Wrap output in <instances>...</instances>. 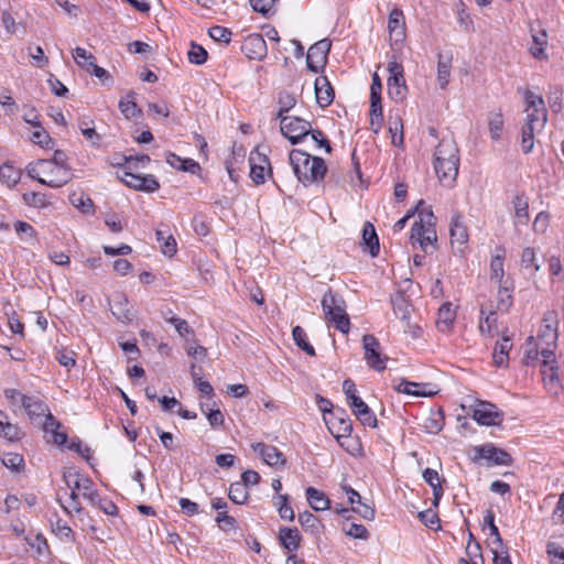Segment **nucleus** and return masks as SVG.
<instances>
[{"label":"nucleus","mask_w":564,"mask_h":564,"mask_svg":"<svg viewBox=\"0 0 564 564\" xmlns=\"http://www.w3.org/2000/svg\"><path fill=\"white\" fill-rule=\"evenodd\" d=\"M524 100L527 117L521 129V149L528 154L534 148V135L540 133L546 124L547 111L543 98L531 90L525 91Z\"/></svg>","instance_id":"obj_1"},{"label":"nucleus","mask_w":564,"mask_h":564,"mask_svg":"<svg viewBox=\"0 0 564 564\" xmlns=\"http://www.w3.org/2000/svg\"><path fill=\"white\" fill-rule=\"evenodd\" d=\"M434 170L444 186H452L458 175L459 150L452 138L440 141L434 152Z\"/></svg>","instance_id":"obj_2"},{"label":"nucleus","mask_w":564,"mask_h":564,"mask_svg":"<svg viewBox=\"0 0 564 564\" xmlns=\"http://www.w3.org/2000/svg\"><path fill=\"white\" fill-rule=\"evenodd\" d=\"M290 164L299 182L304 185L322 181L327 172L325 161L319 156L294 149L289 154Z\"/></svg>","instance_id":"obj_3"},{"label":"nucleus","mask_w":564,"mask_h":564,"mask_svg":"<svg viewBox=\"0 0 564 564\" xmlns=\"http://www.w3.org/2000/svg\"><path fill=\"white\" fill-rule=\"evenodd\" d=\"M28 175L52 188H59L72 181L70 167H56L48 160H37L26 167Z\"/></svg>","instance_id":"obj_4"},{"label":"nucleus","mask_w":564,"mask_h":564,"mask_svg":"<svg viewBox=\"0 0 564 564\" xmlns=\"http://www.w3.org/2000/svg\"><path fill=\"white\" fill-rule=\"evenodd\" d=\"M322 307L326 322L333 324L334 327L343 334H348L350 319L346 312L345 300L340 295L328 291L323 296Z\"/></svg>","instance_id":"obj_5"},{"label":"nucleus","mask_w":564,"mask_h":564,"mask_svg":"<svg viewBox=\"0 0 564 564\" xmlns=\"http://www.w3.org/2000/svg\"><path fill=\"white\" fill-rule=\"evenodd\" d=\"M343 390L346 395L347 404L352 410L357 420L365 426L376 427L377 417L368 404L364 402L359 395H357V389L354 381L346 379L343 382Z\"/></svg>","instance_id":"obj_6"},{"label":"nucleus","mask_w":564,"mask_h":564,"mask_svg":"<svg viewBox=\"0 0 564 564\" xmlns=\"http://www.w3.org/2000/svg\"><path fill=\"white\" fill-rule=\"evenodd\" d=\"M311 130V122L293 116L291 119L282 120V127H280L281 133L292 143H300L305 137L308 135Z\"/></svg>","instance_id":"obj_7"},{"label":"nucleus","mask_w":564,"mask_h":564,"mask_svg":"<svg viewBox=\"0 0 564 564\" xmlns=\"http://www.w3.org/2000/svg\"><path fill=\"white\" fill-rule=\"evenodd\" d=\"M388 70L390 74L388 78V94L393 100L401 101L406 93L403 66L398 62H389Z\"/></svg>","instance_id":"obj_8"},{"label":"nucleus","mask_w":564,"mask_h":564,"mask_svg":"<svg viewBox=\"0 0 564 564\" xmlns=\"http://www.w3.org/2000/svg\"><path fill=\"white\" fill-rule=\"evenodd\" d=\"M332 43L327 39H323L316 43H314L307 51L306 55V64L307 68L317 74L321 72L326 63H327V55L329 53Z\"/></svg>","instance_id":"obj_9"},{"label":"nucleus","mask_w":564,"mask_h":564,"mask_svg":"<svg viewBox=\"0 0 564 564\" xmlns=\"http://www.w3.org/2000/svg\"><path fill=\"white\" fill-rule=\"evenodd\" d=\"M362 346L365 349V359L369 367L377 371L384 370L388 358L382 356L379 340L373 335L366 334L362 337Z\"/></svg>","instance_id":"obj_10"},{"label":"nucleus","mask_w":564,"mask_h":564,"mask_svg":"<svg viewBox=\"0 0 564 564\" xmlns=\"http://www.w3.org/2000/svg\"><path fill=\"white\" fill-rule=\"evenodd\" d=\"M63 478L67 487H72L73 481L74 489L82 490L84 498L87 499L91 505L96 503L98 491L95 488L94 482L88 477H84L77 471L68 470L64 471Z\"/></svg>","instance_id":"obj_11"},{"label":"nucleus","mask_w":564,"mask_h":564,"mask_svg":"<svg viewBox=\"0 0 564 564\" xmlns=\"http://www.w3.org/2000/svg\"><path fill=\"white\" fill-rule=\"evenodd\" d=\"M329 432L339 441L341 437H349L352 432V422L344 409H336L332 417H324Z\"/></svg>","instance_id":"obj_12"},{"label":"nucleus","mask_w":564,"mask_h":564,"mask_svg":"<svg viewBox=\"0 0 564 564\" xmlns=\"http://www.w3.org/2000/svg\"><path fill=\"white\" fill-rule=\"evenodd\" d=\"M471 416L478 424L485 426L499 425L503 420V413L495 404L486 401H481L473 410Z\"/></svg>","instance_id":"obj_13"},{"label":"nucleus","mask_w":564,"mask_h":564,"mask_svg":"<svg viewBox=\"0 0 564 564\" xmlns=\"http://www.w3.org/2000/svg\"><path fill=\"white\" fill-rule=\"evenodd\" d=\"M476 458L486 459L489 464L499 465V466H511L513 463V458L511 455L502 448L495 446L491 443L477 446Z\"/></svg>","instance_id":"obj_14"},{"label":"nucleus","mask_w":564,"mask_h":564,"mask_svg":"<svg viewBox=\"0 0 564 564\" xmlns=\"http://www.w3.org/2000/svg\"><path fill=\"white\" fill-rule=\"evenodd\" d=\"M250 163V177L257 184H263L265 182V172L272 173L269 158L256 148L251 151L249 156Z\"/></svg>","instance_id":"obj_15"},{"label":"nucleus","mask_w":564,"mask_h":564,"mask_svg":"<svg viewBox=\"0 0 564 564\" xmlns=\"http://www.w3.org/2000/svg\"><path fill=\"white\" fill-rule=\"evenodd\" d=\"M241 52L249 58L262 61L268 53L267 42L261 34L252 33L245 37Z\"/></svg>","instance_id":"obj_16"},{"label":"nucleus","mask_w":564,"mask_h":564,"mask_svg":"<svg viewBox=\"0 0 564 564\" xmlns=\"http://www.w3.org/2000/svg\"><path fill=\"white\" fill-rule=\"evenodd\" d=\"M251 447L271 467H280L285 464L282 452L273 445L260 442L252 444Z\"/></svg>","instance_id":"obj_17"},{"label":"nucleus","mask_w":564,"mask_h":564,"mask_svg":"<svg viewBox=\"0 0 564 564\" xmlns=\"http://www.w3.org/2000/svg\"><path fill=\"white\" fill-rule=\"evenodd\" d=\"M410 239L419 242L420 247L426 252L429 246L437 241V235L434 227H425L421 223H414L411 228Z\"/></svg>","instance_id":"obj_18"},{"label":"nucleus","mask_w":564,"mask_h":564,"mask_svg":"<svg viewBox=\"0 0 564 564\" xmlns=\"http://www.w3.org/2000/svg\"><path fill=\"white\" fill-rule=\"evenodd\" d=\"M315 97L316 102L322 108L328 107L335 97L334 88L332 87L326 76H319L315 79Z\"/></svg>","instance_id":"obj_19"},{"label":"nucleus","mask_w":564,"mask_h":564,"mask_svg":"<svg viewBox=\"0 0 564 564\" xmlns=\"http://www.w3.org/2000/svg\"><path fill=\"white\" fill-rule=\"evenodd\" d=\"M128 297L123 293H116L110 301V310L113 316L122 323H130L132 321V313L128 307Z\"/></svg>","instance_id":"obj_20"},{"label":"nucleus","mask_w":564,"mask_h":564,"mask_svg":"<svg viewBox=\"0 0 564 564\" xmlns=\"http://www.w3.org/2000/svg\"><path fill=\"white\" fill-rule=\"evenodd\" d=\"M280 544L290 553L299 550L302 536L297 528L282 527L279 530Z\"/></svg>","instance_id":"obj_21"},{"label":"nucleus","mask_w":564,"mask_h":564,"mask_svg":"<svg viewBox=\"0 0 564 564\" xmlns=\"http://www.w3.org/2000/svg\"><path fill=\"white\" fill-rule=\"evenodd\" d=\"M388 30L390 36H394L395 42H400L405 36V21L403 12L400 9H393L388 19Z\"/></svg>","instance_id":"obj_22"},{"label":"nucleus","mask_w":564,"mask_h":564,"mask_svg":"<svg viewBox=\"0 0 564 564\" xmlns=\"http://www.w3.org/2000/svg\"><path fill=\"white\" fill-rule=\"evenodd\" d=\"M505 257L506 249L502 246H497L490 261V279L497 283L506 282L503 269Z\"/></svg>","instance_id":"obj_23"},{"label":"nucleus","mask_w":564,"mask_h":564,"mask_svg":"<svg viewBox=\"0 0 564 564\" xmlns=\"http://www.w3.org/2000/svg\"><path fill=\"white\" fill-rule=\"evenodd\" d=\"M514 209V225L525 226L529 223V202L524 193L517 194L512 199Z\"/></svg>","instance_id":"obj_24"},{"label":"nucleus","mask_w":564,"mask_h":564,"mask_svg":"<svg viewBox=\"0 0 564 564\" xmlns=\"http://www.w3.org/2000/svg\"><path fill=\"white\" fill-rule=\"evenodd\" d=\"M423 479L426 484H429L433 490V507H437L440 505V500L444 494L441 478L438 473L435 469L426 468L423 471Z\"/></svg>","instance_id":"obj_25"},{"label":"nucleus","mask_w":564,"mask_h":564,"mask_svg":"<svg viewBox=\"0 0 564 564\" xmlns=\"http://www.w3.org/2000/svg\"><path fill=\"white\" fill-rule=\"evenodd\" d=\"M513 282L510 279H506V282L498 283V304L499 311L508 312L512 306L513 297L512 292Z\"/></svg>","instance_id":"obj_26"},{"label":"nucleus","mask_w":564,"mask_h":564,"mask_svg":"<svg viewBox=\"0 0 564 564\" xmlns=\"http://www.w3.org/2000/svg\"><path fill=\"white\" fill-rule=\"evenodd\" d=\"M512 345L510 343V337L503 336L501 340L497 341L492 352V360L495 366L505 367L509 361V350Z\"/></svg>","instance_id":"obj_27"},{"label":"nucleus","mask_w":564,"mask_h":564,"mask_svg":"<svg viewBox=\"0 0 564 564\" xmlns=\"http://www.w3.org/2000/svg\"><path fill=\"white\" fill-rule=\"evenodd\" d=\"M23 408L32 421L44 416L50 411L46 403L35 395H29Z\"/></svg>","instance_id":"obj_28"},{"label":"nucleus","mask_w":564,"mask_h":564,"mask_svg":"<svg viewBox=\"0 0 564 564\" xmlns=\"http://www.w3.org/2000/svg\"><path fill=\"white\" fill-rule=\"evenodd\" d=\"M455 311L451 303H445L438 308L436 325L440 332L447 333L451 330L455 321Z\"/></svg>","instance_id":"obj_29"},{"label":"nucleus","mask_w":564,"mask_h":564,"mask_svg":"<svg viewBox=\"0 0 564 564\" xmlns=\"http://www.w3.org/2000/svg\"><path fill=\"white\" fill-rule=\"evenodd\" d=\"M555 360H543L541 364L542 380L545 386L550 389H554L558 386V372Z\"/></svg>","instance_id":"obj_30"},{"label":"nucleus","mask_w":564,"mask_h":564,"mask_svg":"<svg viewBox=\"0 0 564 564\" xmlns=\"http://www.w3.org/2000/svg\"><path fill=\"white\" fill-rule=\"evenodd\" d=\"M362 241L364 245L369 249L372 257H377L380 251L379 239L375 229V226L366 221L362 228Z\"/></svg>","instance_id":"obj_31"},{"label":"nucleus","mask_w":564,"mask_h":564,"mask_svg":"<svg viewBox=\"0 0 564 564\" xmlns=\"http://www.w3.org/2000/svg\"><path fill=\"white\" fill-rule=\"evenodd\" d=\"M394 315L402 319L409 321L411 317L412 305L403 293L399 292L391 299Z\"/></svg>","instance_id":"obj_32"},{"label":"nucleus","mask_w":564,"mask_h":564,"mask_svg":"<svg viewBox=\"0 0 564 564\" xmlns=\"http://www.w3.org/2000/svg\"><path fill=\"white\" fill-rule=\"evenodd\" d=\"M305 495L310 506L314 510L322 511L329 509L330 501L323 491L314 487H307Z\"/></svg>","instance_id":"obj_33"},{"label":"nucleus","mask_w":564,"mask_h":564,"mask_svg":"<svg viewBox=\"0 0 564 564\" xmlns=\"http://www.w3.org/2000/svg\"><path fill=\"white\" fill-rule=\"evenodd\" d=\"M449 234L452 242L464 245L468 241L467 228L459 214H455L452 217Z\"/></svg>","instance_id":"obj_34"},{"label":"nucleus","mask_w":564,"mask_h":564,"mask_svg":"<svg viewBox=\"0 0 564 564\" xmlns=\"http://www.w3.org/2000/svg\"><path fill=\"white\" fill-rule=\"evenodd\" d=\"M452 67V55L438 54L437 62V82L442 89L448 85V77Z\"/></svg>","instance_id":"obj_35"},{"label":"nucleus","mask_w":564,"mask_h":564,"mask_svg":"<svg viewBox=\"0 0 564 564\" xmlns=\"http://www.w3.org/2000/svg\"><path fill=\"white\" fill-rule=\"evenodd\" d=\"M20 429L8 421V415L0 411V436L4 437L10 442H14L21 438Z\"/></svg>","instance_id":"obj_36"},{"label":"nucleus","mask_w":564,"mask_h":564,"mask_svg":"<svg viewBox=\"0 0 564 564\" xmlns=\"http://www.w3.org/2000/svg\"><path fill=\"white\" fill-rule=\"evenodd\" d=\"M135 95L134 91H129L127 96L119 101V109L127 119L137 117L141 112L135 102Z\"/></svg>","instance_id":"obj_37"},{"label":"nucleus","mask_w":564,"mask_h":564,"mask_svg":"<svg viewBox=\"0 0 564 564\" xmlns=\"http://www.w3.org/2000/svg\"><path fill=\"white\" fill-rule=\"evenodd\" d=\"M479 329L484 335L494 336L497 330V316L494 311L486 313L484 308L480 310Z\"/></svg>","instance_id":"obj_38"},{"label":"nucleus","mask_w":564,"mask_h":564,"mask_svg":"<svg viewBox=\"0 0 564 564\" xmlns=\"http://www.w3.org/2000/svg\"><path fill=\"white\" fill-rule=\"evenodd\" d=\"M546 36L545 31H541L540 34L532 35L533 44L530 46V53L536 59H547V55L545 53V46L547 44Z\"/></svg>","instance_id":"obj_39"},{"label":"nucleus","mask_w":564,"mask_h":564,"mask_svg":"<svg viewBox=\"0 0 564 564\" xmlns=\"http://www.w3.org/2000/svg\"><path fill=\"white\" fill-rule=\"evenodd\" d=\"M292 337L295 343V345L305 351L310 356H315V349L307 340L306 332L301 326H295L292 329Z\"/></svg>","instance_id":"obj_40"},{"label":"nucleus","mask_w":564,"mask_h":564,"mask_svg":"<svg viewBox=\"0 0 564 564\" xmlns=\"http://www.w3.org/2000/svg\"><path fill=\"white\" fill-rule=\"evenodd\" d=\"M421 386H422L421 383L411 382V381H408L405 379H401L399 384H397L394 387V389L398 392L405 393V394L413 395V397H429V395H432V392H426V391H423V390H417V388H420ZM423 386L425 387L426 384H423Z\"/></svg>","instance_id":"obj_41"},{"label":"nucleus","mask_w":564,"mask_h":564,"mask_svg":"<svg viewBox=\"0 0 564 564\" xmlns=\"http://www.w3.org/2000/svg\"><path fill=\"white\" fill-rule=\"evenodd\" d=\"M21 173L11 164L4 163L0 166V180L9 187H13L20 181Z\"/></svg>","instance_id":"obj_42"},{"label":"nucleus","mask_w":564,"mask_h":564,"mask_svg":"<svg viewBox=\"0 0 564 564\" xmlns=\"http://www.w3.org/2000/svg\"><path fill=\"white\" fill-rule=\"evenodd\" d=\"M228 497L234 503L242 505L247 502L249 492L243 484L236 481L230 485Z\"/></svg>","instance_id":"obj_43"},{"label":"nucleus","mask_w":564,"mask_h":564,"mask_svg":"<svg viewBox=\"0 0 564 564\" xmlns=\"http://www.w3.org/2000/svg\"><path fill=\"white\" fill-rule=\"evenodd\" d=\"M299 522L304 529L310 530L311 533H319V529L322 527L321 521L310 511L299 513Z\"/></svg>","instance_id":"obj_44"},{"label":"nucleus","mask_w":564,"mask_h":564,"mask_svg":"<svg viewBox=\"0 0 564 564\" xmlns=\"http://www.w3.org/2000/svg\"><path fill=\"white\" fill-rule=\"evenodd\" d=\"M187 56L192 64L203 65L208 58V53L202 45L192 42Z\"/></svg>","instance_id":"obj_45"},{"label":"nucleus","mask_w":564,"mask_h":564,"mask_svg":"<svg viewBox=\"0 0 564 564\" xmlns=\"http://www.w3.org/2000/svg\"><path fill=\"white\" fill-rule=\"evenodd\" d=\"M14 230L20 236V238L25 242H32L35 240V230L34 228L22 220H18L14 223Z\"/></svg>","instance_id":"obj_46"},{"label":"nucleus","mask_w":564,"mask_h":564,"mask_svg":"<svg viewBox=\"0 0 564 564\" xmlns=\"http://www.w3.org/2000/svg\"><path fill=\"white\" fill-rule=\"evenodd\" d=\"M208 35L216 42L229 44L232 32L228 28L215 25L209 28Z\"/></svg>","instance_id":"obj_47"},{"label":"nucleus","mask_w":564,"mask_h":564,"mask_svg":"<svg viewBox=\"0 0 564 564\" xmlns=\"http://www.w3.org/2000/svg\"><path fill=\"white\" fill-rule=\"evenodd\" d=\"M389 132L391 133L392 144L399 148L403 147V124L400 118L395 119L392 123H390Z\"/></svg>","instance_id":"obj_48"},{"label":"nucleus","mask_w":564,"mask_h":564,"mask_svg":"<svg viewBox=\"0 0 564 564\" xmlns=\"http://www.w3.org/2000/svg\"><path fill=\"white\" fill-rule=\"evenodd\" d=\"M2 464L7 468L18 473L24 467V459L20 454L7 453L2 457Z\"/></svg>","instance_id":"obj_49"},{"label":"nucleus","mask_w":564,"mask_h":564,"mask_svg":"<svg viewBox=\"0 0 564 564\" xmlns=\"http://www.w3.org/2000/svg\"><path fill=\"white\" fill-rule=\"evenodd\" d=\"M521 265L525 269H533L534 271L540 270V265L536 262V253L533 248L527 247L523 249L521 254Z\"/></svg>","instance_id":"obj_50"},{"label":"nucleus","mask_w":564,"mask_h":564,"mask_svg":"<svg viewBox=\"0 0 564 564\" xmlns=\"http://www.w3.org/2000/svg\"><path fill=\"white\" fill-rule=\"evenodd\" d=\"M546 553L550 557L551 564H564V547L558 543L549 542L546 545Z\"/></svg>","instance_id":"obj_51"},{"label":"nucleus","mask_w":564,"mask_h":564,"mask_svg":"<svg viewBox=\"0 0 564 564\" xmlns=\"http://www.w3.org/2000/svg\"><path fill=\"white\" fill-rule=\"evenodd\" d=\"M308 135H311L312 140L316 143V148H324L326 153L332 152L330 142L322 130L311 127Z\"/></svg>","instance_id":"obj_52"},{"label":"nucleus","mask_w":564,"mask_h":564,"mask_svg":"<svg viewBox=\"0 0 564 564\" xmlns=\"http://www.w3.org/2000/svg\"><path fill=\"white\" fill-rule=\"evenodd\" d=\"M53 532L58 535L61 539L73 541L74 533L67 522L62 519H57L55 523H53Z\"/></svg>","instance_id":"obj_53"},{"label":"nucleus","mask_w":564,"mask_h":564,"mask_svg":"<svg viewBox=\"0 0 564 564\" xmlns=\"http://www.w3.org/2000/svg\"><path fill=\"white\" fill-rule=\"evenodd\" d=\"M140 191L154 193L160 188V183L152 174L141 175Z\"/></svg>","instance_id":"obj_54"},{"label":"nucleus","mask_w":564,"mask_h":564,"mask_svg":"<svg viewBox=\"0 0 564 564\" xmlns=\"http://www.w3.org/2000/svg\"><path fill=\"white\" fill-rule=\"evenodd\" d=\"M215 520L224 531L236 529V520L227 511H219Z\"/></svg>","instance_id":"obj_55"},{"label":"nucleus","mask_w":564,"mask_h":564,"mask_svg":"<svg viewBox=\"0 0 564 564\" xmlns=\"http://www.w3.org/2000/svg\"><path fill=\"white\" fill-rule=\"evenodd\" d=\"M345 533L352 539L367 540L369 532L362 524L351 523L348 529H345Z\"/></svg>","instance_id":"obj_56"},{"label":"nucleus","mask_w":564,"mask_h":564,"mask_svg":"<svg viewBox=\"0 0 564 564\" xmlns=\"http://www.w3.org/2000/svg\"><path fill=\"white\" fill-rule=\"evenodd\" d=\"M278 105L282 111L289 112L296 105V99L292 94L288 91H281L278 97Z\"/></svg>","instance_id":"obj_57"},{"label":"nucleus","mask_w":564,"mask_h":564,"mask_svg":"<svg viewBox=\"0 0 564 564\" xmlns=\"http://www.w3.org/2000/svg\"><path fill=\"white\" fill-rule=\"evenodd\" d=\"M94 506H97L108 516H116L118 513V507L115 502L108 498H101L99 495Z\"/></svg>","instance_id":"obj_58"},{"label":"nucleus","mask_w":564,"mask_h":564,"mask_svg":"<svg viewBox=\"0 0 564 564\" xmlns=\"http://www.w3.org/2000/svg\"><path fill=\"white\" fill-rule=\"evenodd\" d=\"M503 128V119L500 113L495 115L489 121V131L494 140H499Z\"/></svg>","instance_id":"obj_59"},{"label":"nucleus","mask_w":564,"mask_h":564,"mask_svg":"<svg viewBox=\"0 0 564 564\" xmlns=\"http://www.w3.org/2000/svg\"><path fill=\"white\" fill-rule=\"evenodd\" d=\"M467 555L470 557L471 564H484L481 547L478 542L474 544L468 543L466 546Z\"/></svg>","instance_id":"obj_60"},{"label":"nucleus","mask_w":564,"mask_h":564,"mask_svg":"<svg viewBox=\"0 0 564 564\" xmlns=\"http://www.w3.org/2000/svg\"><path fill=\"white\" fill-rule=\"evenodd\" d=\"M419 518L430 529H435V525L440 527L438 516L432 510L421 511Z\"/></svg>","instance_id":"obj_61"},{"label":"nucleus","mask_w":564,"mask_h":564,"mask_svg":"<svg viewBox=\"0 0 564 564\" xmlns=\"http://www.w3.org/2000/svg\"><path fill=\"white\" fill-rule=\"evenodd\" d=\"M550 223V215L546 212H541L536 215L534 221H533V230L539 234H543Z\"/></svg>","instance_id":"obj_62"},{"label":"nucleus","mask_w":564,"mask_h":564,"mask_svg":"<svg viewBox=\"0 0 564 564\" xmlns=\"http://www.w3.org/2000/svg\"><path fill=\"white\" fill-rule=\"evenodd\" d=\"M73 57L78 64L79 67L83 68L82 64H87L89 61H95V56L91 53H88L85 48L77 46L73 51Z\"/></svg>","instance_id":"obj_63"},{"label":"nucleus","mask_w":564,"mask_h":564,"mask_svg":"<svg viewBox=\"0 0 564 564\" xmlns=\"http://www.w3.org/2000/svg\"><path fill=\"white\" fill-rule=\"evenodd\" d=\"M181 510L184 514L192 517L199 512V507L196 502L189 500L188 498H181L180 501Z\"/></svg>","instance_id":"obj_64"}]
</instances>
